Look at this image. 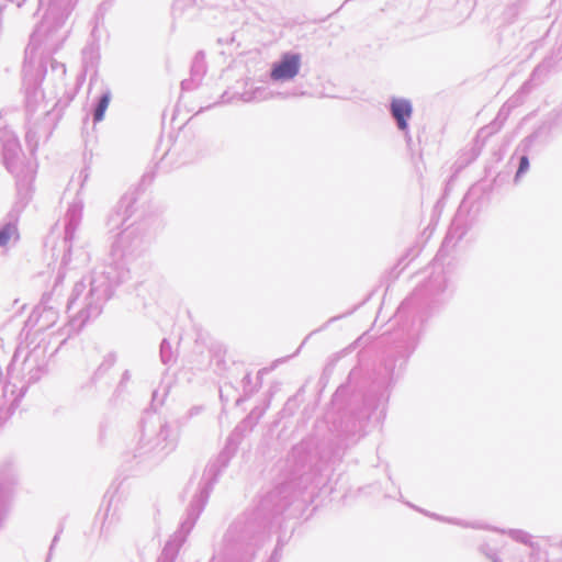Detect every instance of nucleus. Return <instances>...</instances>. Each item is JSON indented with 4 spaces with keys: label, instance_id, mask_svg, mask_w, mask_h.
<instances>
[{
    "label": "nucleus",
    "instance_id": "obj_1",
    "mask_svg": "<svg viewBox=\"0 0 562 562\" xmlns=\"http://www.w3.org/2000/svg\"><path fill=\"white\" fill-rule=\"evenodd\" d=\"M300 69V56L286 54L271 70L274 80H288L295 77Z\"/></svg>",
    "mask_w": 562,
    "mask_h": 562
},
{
    "label": "nucleus",
    "instance_id": "obj_2",
    "mask_svg": "<svg viewBox=\"0 0 562 562\" xmlns=\"http://www.w3.org/2000/svg\"><path fill=\"white\" fill-rule=\"evenodd\" d=\"M392 114L397 121V125L401 130L407 127V119L412 115V105L406 100H394L391 104Z\"/></svg>",
    "mask_w": 562,
    "mask_h": 562
},
{
    "label": "nucleus",
    "instance_id": "obj_3",
    "mask_svg": "<svg viewBox=\"0 0 562 562\" xmlns=\"http://www.w3.org/2000/svg\"><path fill=\"white\" fill-rule=\"evenodd\" d=\"M109 103H110V95L109 94H104L101 99H100V102L94 111V121L95 122H100L103 120L104 117V114H105V111L109 106Z\"/></svg>",
    "mask_w": 562,
    "mask_h": 562
},
{
    "label": "nucleus",
    "instance_id": "obj_4",
    "mask_svg": "<svg viewBox=\"0 0 562 562\" xmlns=\"http://www.w3.org/2000/svg\"><path fill=\"white\" fill-rule=\"evenodd\" d=\"M16 233V228L12 225H5L0 231V246H4L9 243L11 237Z\"/></svg>",
    "mask_w": 562,
    "mask_h": 562
},
{
    "label": "nucleus",
    "instance_id": "obj_5",
    "mask_svg": "<svg viewBox=\"0 0 562 562\" xmlns=\"http://www.w3.org/2000/svg\"><path fill=\"white\" fill-rule=\"evenodd\" d=\"M529 167V160L526 156H522L520 158V161H519V168H518V171H517V176L521 175L522 172H525Z\"/></svg>",
    "mask_w": 562,
    "mask_h": 562
}]
</instances>
